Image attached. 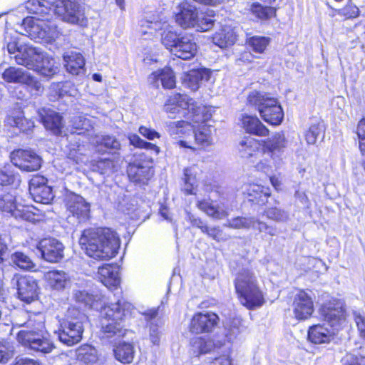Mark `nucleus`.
Returning a JSON list of instances; mask_svg holds the SVG:
<instances>
[{
    "label": "nucleus",
    "instance_id": "bb28decb",
    "mask_svg": "<svg viewBox=\"0 0 365 365\" xmlns=\"http://www.w3.org/2000/svg\"><path fill=\"white\" fill-rule=\"evenodd\" d=\"M98 278L109 289H117L120 284L118 268L106 264L100 267Z\"/></svg>",
    "mask_w": 365,
    "mask_h": 365
},
{
    "label": "nucleus",
    "instance_id": "bf43d9fd",
    "mask_svg": "<svg viewBox=\"0 0 365 365\" xmlns=\"http://www.w3.org/2000/svg\"><path fill=\"white\" fill-rule=\"evenodd\" d=\"M24 84H26L33 92L34 95H39L43 91V87L41 83L29 73Z\"/></svg>",
    "mask_w": 365,
    "mask_h": 365
},
{
    "label": "nucleus",
    "instance_id": "cd10ccee",
    "mask_svg": "<svg viewBox=\"0 0 365 365\" xmlns=\"http://www.w3.org/2000/svg\"><path fill=\"white\" fill-rule=\"evenodd\" d=\"M209 119L201 120L199 123H194L192 120V123L195 125V128L191 133H194L195 143L202 147L208 146L212 143V135L215 130L214 127L205 123Z\"/></svg>",
    "mask_w": 365,
    "mask_h": 365
},
{
    "label": "nucleus",
    "instance_id": "a878e982",
    "mask_svg": "<svg viewBox=\"0 0 365 365\" xmlns=\"http://www.w3.org/2000/svg\"><path fill=\"white\" fill-rule=\"evenodd\" d=\"M38 113L46 130L51 131L54 135L61 133L62 117L58 113L50 109L42 108Z\"/></svg>",
    "mask_w": 365,
    "mask_h": 365
},
{
    "label": "nucleus",
    "instance_id": "f3484780",
    "mask_svg": "<svg viewBox=\"0 0 365 365\" xmlns=\"http://www.w3.org/2000/svg\"><path fill=\"white\" fill-rule=\"evenodd\" d=\"M11 283L16 284L19 298L30 303L38 297V284L36 279L30 276L14 277Z\"/></svg>",
    "mask_w": 365,
    "mask_h": 365
},
{
    "label": "nucleus",
    "instance_id": "7ed1b4c3",
    "mask_svg": "<svg viewBox=\"0 0 365 365\" xmlns=\"http://www.w3.org/2000/svg\"><path fill=\"white\" fill-rule=\"evenodd\" d=\"M29 13L34 14L33 12ZM39 14L42 19L26 17L23 20L21 34L28 36L35 41L51 43L61 35V31L52 19L53 15H58L53 11L49 13H35Z\"/></svg>",
    "mask_w": 365,
    "mask_h": 365
},
{
    "label": "nucleus",
    "instance_id": "ea45409f",
    "mask_svg": "<svg viewBox=\"0 0 365 365\" xmlns=\"http://www.w3.org/2000/svg\"><path fill=\"white\" fill-rule=\"evenodd\" d=\"M73 298L76 302L83 304L91 309H98L101 297L93 295L85 290L73 289Z\"/></svg>",
    "mask_w": 365,
    "mask_h": 365
},
{
    "label": "nucleus",
    "instance_id": "09e8293b",
    "mask_svg": "<svg viewBox=\"0 0 365 365\" xmlns=\"http://www.w3.org/2000/svg\"><path fill=\"white\" fill-rule=\"evenodd\" d=\"M11 262L22 269L31 270L35 264L30 257L23 252H15L11 257Z\"/></svg>",
    "mask_w": 365,
    "mask_h": 365
},
{
    "label": "nucleus",
    "instance_id": "a211bd4d",
    "mask_svg": "<svg viewBox=\"0 0 365 365\" xmlns=\"http://www.w3.org/2000/svg\"><path fill=\"white\" fill-rule=\"evenodd\" d=\"M218 321V316L213 312H197L191 319L190 331L194 334L211 332L217 326Z\"/></svg>",
    "mask_w": 365,
    "mask_h": 365
},
{
    "label": "nucleus",
    "instance_id": "c03bdc74",
    "mask_svg": "<svg viewBox=\"0 0 365 365\" xmlns=\"http://www.w3.org/2000/svg\"><path fill=\"white\" fill-rule=\"evenodd\" d=\"M29 72L21 68L11 66L2 73L3 79L8 83L24 84Z\"/></svg>",
    "mask_w": 365,
    "mask_h": 365
},
{
    "label": "nucleus",
    "instance_id": "aec40b11",
    "mask_svg": "<svg viewBox=\"0 0 365 365\" xmlns=\"http://www.w3.org/2000/svg\"><path fill=\"white\" fill-rule=\"evenodd\" d=\"M42 257L49 262H58L63 257L64 246L55 238L41 240L37 246Z\"/></svg>",
    "mask_w": 365,
    "mask_h": 365
},
{
    "label": "nucleus",
    "instance_id": "c756f323",
    "mask_svg": "<svg viewBox=\"0 0 365 365\" xmlns=\"http://www.w3.org/2000/svg\"><path fill=\"white\" fill-rule=\"evenodd\" d=\"M196 205L199 210L214 219L220 220L228 216L227 208L222 203L214 205L212 200L202 199L197 200Z\"/></svg>",
    "mask_w": 365,
    "mask_h": 365
},
{
    "label": "nucleus",
    "instance_id": "ddd939ff",
    "mask_svg": "<svg viewBox=\"0 0 365 365\" xmlns=\"http://www.w3.org/2000/svg\"><path fill=\"white\" fill-rule=\"evenodd\" d=\"M310 290H299L294 295L292 303V311L294 317L298 320L309 319L314 312V302Z\"/></svg>",
    "mask_w": 365,
    "mask_h": 365
},
{
    "label": "nucleus",
    "instance_id": "338daca9",
    "mask_svg": "<svg viewBox=\"0 0 365 365\" xmlns=\"http://www.w3.org/2000/svg\"><path fill=\"white\" fill-rule=\"evenodd\" d=\"M13 355L14 350L11 346L0 344V363H6Z\"/></svg>",
    "mask_w": 365,
    "mask_h": 365
},
{
    "label": "nucleus",
    "instance_id": "4d7b16f0",
    "mask_svg": "<svg viewBox=\"0 0 365 365\" xmlns=\"http://www.w3.org/2000/svg\"><path fill=\"white\" fill-rule=\"evenodd\" d=\"M356 133L359 139V147L361 155L365 157V118L359 120L356 127Z\"/></svg>",
    "mask_w": 365,
    "mask_h": 365
},
{
    "label": "nucleus",
    "instance_id": "a18cd8bd",
    "mask_svg": "<svg viewBox=\"0 0 365 365\" xmlns=\"http://www.w3.org/2000/svg\"><path fill=\"white\" fill-rule=\"evenodd\" d=\"M214 17L213 11H210L206 13H199L196 19V26H195L194 28H196V29L200 31L210 30L216 21Z\"/></svg>",
    "mask_w": 365,
    "mask_h": 365
},
{
    "label": "nucleus",
    "instance_id": "37998d69",
    "mask_svg": "<svg viewBox=\"0 0 365 365\" xmlns=\"http://www.w3.org/2000/svg\"><path fill=\"white\" fill-rule=\"evenodd\" d=\"M7 123L12 127H16L22 132L31 130L34 127V123L24 118L23 112L17 110L7 118Z\"/></svg>",
    "mask_w": 365,
    "mask_h": 365
},
{
    "label": "nucleus",
    "instance_id": "a19ab883",
    "mask_svg": "<svg viewBox=\"0 0 365 365\" xmlns=\"http://www.w3.org/2000/svg\"><path fill=\"white\" fill-rule=\"evenodd\" d=\"M121 323L122 322H104V320H102V337L111 339L123 336L125 334V329Z\"/></svg>",
    "mask_w": 365,
    "mask_h": 365
},
{
    "label": "nucleus",
    "instance_id": "72a5a7b5",
    "mask_svg": "<svg viewBox=\"0 0 365 365\" xmlns=\"http://www.w3.org/2000/svg\"><path fill=\"white\" fill-rule=\"evenodd\" d=\"M213 43L221 48L232 46L236 41V34L230 26H224L212 37Z\"/></svg>",
    "mask_w": 365,
    "mask_h": 365
},
{
    "label": "nucleus",
    "instance_id": "412c9836",
    "mask_svg": "<svg viewBox=\"0 0 365 365\" xmlns=\"http://www.w3.org/2000/svg\"><path fill=\"white\" fill-rule=\"evenodd\" d=\"M238 125L248 135L251 133V113L250 110H242L238 117ZM238 153L241 158H249L251 156L250 136L242 138L238 144Z\"/></svg>",
    "mask_w": 365,
    "mask_h": 365
},
{
    "label": "nucleus",
    "instance_id": "3c124183",
    "mask_svg": "<svg viewBox=\"0 0 365 365\" xmlns=\"http://www.w3.org/2000/svg\"><path fill=\"white\" fill-rule=\"evenodd\" d=\"M78 356L85 363H92L97 360V351L91 346L84 345L78 349Z\"/></svg>",
    "mask_w": 365,
    "mask_h": 365
},
{
    "label": "nucleus",
    "instance_id": "20e7f679",
    "mask_svg": "<svg viewBox=\"0 0 365 365\" xmlns=\"http://www.w3.org/2000/svg\"><path fill=\"white\" fill-rule=\"evenodd\" d=\"M24 329L17 334L16 339L25 348L41 354H48L53 344L43 336L44 324L41 320L29 319L21 325Z\"/></svg>",
    "mask_w": 365,
    "mask_h": 365
},
{
    "label": "nucleus",
    "instance_id": "49530a36",
    "mask_svg": "<svg viewBox=\"0 0 365 365\" xmlns=\"http://www.w3.org/2000/svg\"><path fill=\"white\" fill-rule=\"evenodd\" d=\"M252 14L261 21H266L276 15V8L270 6H262L259 3H252Z\"/></svg>",
    "mask_w": 365,
    "mask_h": 365
},
{
    "label": "nucleus",
    "instance_id": "7c9ffc66",
    "mask_svg": "<svg viewBox=\"0 0 365 365\" xmlns=\"http://www.w3.org/2000/svg\"><path fill=\"white\" fill-rule=\"evenodd\" d=\"M45 277L50 287L55 290H63L71 284L70 275L62 270L49 271Z\"/></svg>",
    "mask_w": 365,
    "mask_h": 365
},
{
    "label": "nucleus",
    "instance_id": "4468645a",
    "mask_svg": "<svg viewBox=\"0 0 365 365\" xmlns=\"http://www.w3.org/2000/svg\"><path fill=\"white\" fill-rule=\"evenodd\" d=\"M66 206L70 215L78 222H84L89 220L91 205L81 195L71 194L67 196Z\"/></svg>",
    "mask_w": 365,
    "mask_h": 365
},
{
    "label": "nucleus",
    "instance_id": "5fc2aeb1",
    "mask_svg": "<svg viewBox=\"0 0 365 365\" xmlns=\"http://www.w3.org/2000/svg\"><path fill=\"white\" fill-rule=\"evenodd\" d=\"M334 12L345 19L356 18L359 15V8L352 4H348L341 9H335Z\"/></svg>",
    "mask_w": 365,
    "mask_h": 365
},
{
    "label": "nucleus",
    "instance_id": "393cba45",
    "mask_svg": "<svg viewBox=\"0 0 365 365\" xmlns=\"http://www.w3.org/2000/svg\"><path fill=\"white\" fill-rule=\"evenodd\" d=\"M148 82L158 88L160 82L165 89H172L175 86V76L170 68H164L153 72L148 78Z\"/></svg>",
    "mask_w": 365,
    "mask_h": 365
},
{
    "label": "nucleus",
    "instance_id": "f8f14e48",
    "mask_svg": "<svg viewBox=\"0 0 365 365\" xmlns=\"http://www.w3.org/2000/svg\"><path fill=\"white\" fill-rule=\"evenodd\" d=\"M100 314L101 320L106 322H123L130 314L131 304L118 299L115 303L101 304L99 302Z\"/></svg>",
    "mask_w": 365,
    "mask_h": 365
},
{
    "label": "nucleus",
    "instance_id": "dca6fc26",
    "mask_svg": "<svg viewBox=\"0 0 365 365\" xmlns=\"http://www.w3.org/2000/svg\"><path fill=\"white\" fill-rule=\"evenodd\" d=\"M29 192L35 202L42 204H48L53 198L52 189L47 185V179L41 175H36L31 179Z\"/></svg>",
    "mask_w": 365,
    "mask_h": 365
},
{
    "label": "nucleus",
    "instance_id": "864d4df0",
    "mask_svg": "<svg viewBox=\"0 0 365 365\" xmlns=\"http://www.w3.org/2000/svg\"><path fill=\"white\" fill-rule=\"evenodd\" d=\"M270 195L269 189L259 185L252 186V202L256 200L257 203H264Z\"/></svg>",
    "mask_w": 365,
    "mask_h": 365
},
{
    "label": "nucleus",
    "instance_id": "6e6552de",
    "mask_svg": "<svg viewBox=\"0 0 365 365\" xmlns=\"http://www.w3.org/2000/svg\"><path fill=\"white\" fill-rule=\"evenodd\" d=\"M252 103L255 104L261 118L267 123L279 125L284 119V112L281 105L277 99L273 98L259 96L252 98Z\"/></svg>",
    "mask_w": 365,
    "mask_h": 365
},
{
    "label": "nucleus",
    "instance_id": "58836bf2",
    "mask_svg": "<svg viewBox=\"0 0 365 365\" xmlns=\"http://www.w3.org/2000/svg\"><path fill=\"white\" fill-rule=\"evenodd\" d=\"M115 358L121 363L130 364L135 355L134 346L130 343H119L113 349Z\"/></svg>",
    "mask_w": 365,
    "mask_h": 365
},
{
    "label": "nucleus",
    "instance_id": "5701e85b",
    "mask_svg": "<svg viewBox=\"0 0 365 365\" xmlns=\"http://www.w3.org/2000/svg\"><path fill=\"white\" fill-rule=\"evenodd\" d=\"M197 51V45L192 35L185 34L173 48L171 53L179 58L189 60L196 55Z\"/></svg>",
    "mask_w": 365,
    "mask_h": 365
},
{
    "label": "nucleus",
    "instance_id": "052dcab7",
    "mask_svg": "<svg viewBox=\"0 0 365 365\" xmlns=\"http://www.w3.org/2000/svg\"><path fill=\"white\" fill-rule=\"evenodd\" d=\"M269 133L268 128L257 118L252 117V135L265 137Z\"/></svg>",
    "mask_w": 365,
    "mask_h": 365
},
{
    "label": "nucleus",
    "instance_id": "b1692460",
    "mask_svg": "<svg viewBox=\"0 0 365 365\" xmlns=\"http://www.w3.org/2000/svg\"><path fill=\"white\" fill-rule=\"evenodd\" d=\"M127 173L131 181L143 184H145L153 175V170L148 163L138 160L129 164Z\"/></svg>",
    "mask_w": 365,
    "mask_h": 365
},
{
    "label": "nucleus",
    "instance_id": "39448f33",
    "mask_svg": "<svg viewBox=\"0 0 365 365\" xmlns=\"http://www.w3.org/2000/svg\"><path fill=\"white\" fill-rule=\"evenodd\" d=\"M16 63L41 75L51 77L58 72V64L41 48L24 47L16 57Z\"/></svg>",
    "mask_w": 365,
    "mask_h": 365
},
{
    "label": "nucleus",
    "instance_id": "0e129e2a",
    "mask_svg": "<svg viewBox=\"0 0 365 365\" xmlns=\"http://www.w3.org/2000/svg\"><path fill=\"white\" fill-rule=\"evenodd\" d=\"M267 216L274 220L283 221L287 219V214L276 207H272L266 211Z\"/></svg>",
    "mask_w": 365,
    "mask_h": 365
},
{
    "label": "nucleus",
    "instance_id": "473e14b6",
    "mask_svg": "<svg viewBox=\"0 0 365 365\" xmlns=\"http://www.w3.org/2000/svg\"><path fill=\"white\" fill-rule=\"evenodd\" d=\"M334 334V330L324 324H317L311 327L308 331V339L316 344L329 343Z\"/></svg>",
    "mask_w": 365,
    "mask_h": 365
},
{
    "label": "nucleus",
    "instance_id": "e2e57ef3",
    "mask_svg": "<svg viewBox=\"0 0 365 365\" xmlns=\"http://www.w3.org/2000/svg\"><path fill=\"white\" fill-rule=\"evenodd\" d=\"M343 365H365V356L347 354L343 359Z\"/></svg>",
    "mask_w": 365,
    "mask_h": 365
},
{
    "label": "nucleus",
    "instance_id": "de8ad7c7",
    "mask_svg": "<svg viewBox=\"0 0 365 365\" xmlns=\"http://www.w3.org/2000/svg\"><path fill=\"white\" fill-rule=\"evenodd\" d=\"M12 168V165H7L2 169H0V185L19 184L20 182L19 176L14 173Z\"/></svg>",
    "mask_w": 365,
    "mask_h": 365
},
{
    "label": "nucleus",
    "instance_id": "c85d7f7f",
    "mask_svg": "<svg viewBox=\"0 0 365 365\" xmlns=\"http://www.w3.org/2000/svg\"><path fill=\"white\" fill-rule=\"evenodd\" d=\"M199 12L195 6L183 3L180 6V11L175 16L176 22L183 28L195 27Z\"/></svg>",
    "mask_w": 365,
    "mask_h": 365
},
{
    "label": "nucleus",
    "instance_id": "2f4dec72",
    "mask_svg": "<svg viewBox=\"0 0 365 365\" xmlns=\"http://www.w3.org/2000/svg\"><path fill=\"white\" fill-rule=\"evenodd\" d=\"M235 288L241 304L251 309L250 277L240 274L236 279Z\"/></svg>",
    "mask_w": 365,
    "mask_h": 365
},
{
    "label": "nucleus",
    "instance_id": "f257e3e1",
    "mask_svg": "<svg viewBox=\"0 0 365 365\" xmlns=\"http://www.w3.org/2000/svg\"><path fill=\"white\" fill-rule=\"evenodd\" d=\"M79 244L90 257L97 260H108L115 256L120 247V238L110 228L85 230Z\"/></svg>",
    "mask_w": 365,
    "mask_h": 365
},
{
    "label": "nucleus",
    "instance_id": "4c0bfd02",
    "mask_svg": "<svg viewBox=\"0 0 365 365\" xmlns=\"http://www.w3.org/2000/svg\"><path fill=\"white\" fill-rule=\"evenodd\" d=\"M93 143L96 145V150L101 153H116L120 149V142L112 135L97 136Z\"/></svg>",
    "mask_w": 365,
    "mask_h": 365
},
{
    "label": "nucleus",
    "instance_id": "8fccbe9b",
    "mask_svg": "<svg viewBox=\"0 0 365 365\" xmlns=\"http://www.w3.org/2000/svg\"><path fill=\"white\" fill-rule=\"evenodd\" d=\"M93 170L99 172L101 174L109 175L116 170L115 165L110 159H100L93 165Z\"/></svg>",
    "mask_w": 365,
    "mask_h": 365
},
{
    "label": "nucleus",
    "instance_id": "6ab92c4d",
    "mask_svg": "<svg viewBox=\"0 0 365 365\" xmlns=\"http://www.w3.org/2000/svg\"><path fill=\"white\" fill-rule=\"evenodd\" d=\"M228 340H230V338L227 335L223 339H218L217 336L214 339L201 336L194 337L190 341L192 354L195 356L208 354L215 349H220Z\"/></svg>",
    "mask_w": 365,
    "mask_h": 365
},
{
    "label": "nucleus",
    "instance_id": "1a4fd4ad",
    "mask_svg": "<svg viewBox=\"0 0 365 365\" xmlns=\"http://www.w3.org/2000/svg\"><path fill=\"white\" fill-rule=\"evenodd\" d=\"M157 30L163 31L161 42L172 53L173 48L175 46L182 35H178L174 31L173 26L167 21H150L148 20L141 21L140 32L143 34H153Z\"/></svg>",
    "mask_w": 365,
    "mask_h": 365
},
{
    "label": "nucleus",
    "instance_id": "c9c22d12",
    "mask_svg": "<svg viewBox=\"0 0 365 365\" xmlns=\"http://www.w3.org/2000/svg\"><path fill=\"white\" fill-rule=\"evenodd\" d=\"M200 169L196 165L187 168L184 170L182 190L187 195L194 194V190L197 186Z\"/></svg>",
    "mask_w": 365,
    "mask_h": 365
},
{
    "label": "nucleus",
    "instance_id": "680f3d73",
    "mask_svg": "<svg viewBox=\"0 0 365 365\" xmlns=\"http://www.w3.org/2000/svg\"><path fill=\"white\" fill-rule=\"evenodd\" d=\"M78 149L71 148L70 152L68 153V158L71 160H73L76 162V164H81L85 163V156L82 154V150H83V146H81L80 144L77 145Z\"/></svg>",
    "mask_w": 365,
    "mask_h": 365
},
{
    "label": "nucleus",
    "instance_id": "0eeeda50",
    "mask_svg": "<svg viewBox=\"0 0 365 365\" xmlns=\"http://www.w3.org/2000/svg\"><path fill=\"white\" fill-rule=\"evenodd\" d=\"M164 109L170 114H190L194 123L211 118V113L207 111L205 108L197 107L192 98L180 93L171 96L165 103Z\"/></svg>",
    "mask_w": 365,
    "mask_h": 365
},
{
    "label": "nucleus",
    "instance_id": "f03ea898",
    "mask_svg": "<svg viewBox=\"0 0 365 365\" xmlns=\"http://www.w3.org/2000/svg\"><path fill=\"white\" fill-rule=\"evenodd\" d=\"M25 7L33 13H49L53 11L62 20L81 26L87 24L83 7L77 0H28Z\"/></svg>",
    "mask_w": 365,
    "mask_h": 365
},
{
    "label": "nucleus",
    "instance_id": "603ef678",
    "mask_svg": "<svg viewBox=\"0 0 365 365\" xmlns=\"http://www.w3.org/2000/svg\"><path fill=\"white\" fill-rule=\"evenodd\" d=\"M324 127L322 123L311 125L306 132L305 139L309 144H314L317 138L324 133Z\"/></svg>",
    "mask_w": 365,
    "mask_h": 365
},
{
    "label": "nucleus",
    "instance_id": "9b49d317",
    "mask_svg": "<svg viewBox=\"0 0 365 365\" xmlns=\"http://www.w3.org/2000/svg\"><path fill=\"white\" fill-rule=\"evenodd\" d=\"M320 313L334 331L338 330L346 322L344 303L340 300L334 299L323 304Z\"/></svg>",
    "mask_w": 365,
    "mask_h": 365
},
{
    "label": "nucleus",
    "instance_id": "f704fd0d",
    "mask_svg": "<svg viewBox=\"0 0 365 365\" xmlns=\"http://www.w3.org/2000/svg\"><path fill=\"white\" fill-rule=\"evenodd\" d=\"M210 76L211 72L206 68L192 70L185 79V83L192 91H197L202 82L209 81Z\"/></svg>",
    "mask_w": 365,
    "mask_h": 365
},
{
    "label": "nucleus",
    "instance_id": "69168bd1",
    "mask_svg": "<svg viewBox=\"0 0 365 365\" xmlns=\"http://www.w3.org/2000/svg\"><path fill=\"white\" fill-rule=\"evenodd\" d=\"M264 302L262 292L252 283V309L261 307Z\"/></svg>",
    "mask_w": 365,
    "mask_h": 365
},
{
    "label": "nucleus",
    "instance_id": "423d86ee",
    "mask_svg": "<svg viewBox=\"0 0 365 365\" xmlns=\"http://www.w3.org/2000/svg\"><path fill=\"white\" fill-rule=\"evenodd\" d=\"M86 319L84 314L76 308H69L66 319L61 323L56 334L59 341L68 346H72L82 339L83 323Z\"/></svg>",
    "mask_w": 365,
    "mask_h": 365
},
{
    "label": "nucleus",
    "instance_id": "4be33fe9",
    "mask_svg": "<svg viewBox=\"0 0 365 365\" xmlns=\"http://www.w3.org/2000/svg\"><path fill=\"white\" fill-rule=\"evenodd\" d=\"M287 139L283 132L276 133L267 140L252 139V148L260 150L262 153H269L274 154L282 152L287 146Z\"/></svg>",
    "mask_w": 365,
    "mask_h": 365
},
{
    "label": "nucleus",
    "instance_id": "2eb2a0df",
    "mask_svg": "<svg viewBox=\"0 0 365 365\" xmlns=\"http://www.w3.org/2000/svg\"><path fill=\"white\" fill-rule=\"evenodd\" d=\"M12 163L20 169L31 172L41 168V159L31 150H17L11 154Z\"/></svg>",
    "mask_w": 365,
    "mask_h": 365
},
{
    "label": "nucleus",
    "instance_id": "9d476101",
    "mask_svg": "<svg viewBox=\"0 0 365 365\" xmlns=\"http://www.w3.org/2000/svg\"><path fill=\"white\" fill-rule=\"evenodd\" d=\"M0 210L16 219L30 222L35 220L34 214L28 207L16 203L15 195L11 192L0 195Z\"/></svg>",
    "mask_w": 365,
    "mask_h": 365
},
{
    "label": "nucleus",
    "instance_id": "79ce46f5",
    "mask_svg": "<svg viewBox=\"0 0 365 365\" xmlns=\"http://www.w3.org/2000/svg\"><path fill=\"white\" fill-rule=\"evenodd\" d=\"M195 125L186 121H177L170 123L168 125V131L174 138L190 135Z\"/></svg>",
    "mask_w": 365,
    "mask_h": 365
},
{
    "label": "nucleus",
    "instance_id": "774afa93",
    "mask_svg": "<svg viewBox=\"0 0 365 365\" xmlns=\"http://www.w3.org/2000/svg\"><path fill=\"white\" fill-rule=\"evenodd\" d=\"M73 126L78 130H88L91 125L90 120L83 116L79 115L74 118L73 120Z\"/></svg>",
    "mask_w": 365,
    "mask_h": 365
},
{
    "label": "nucleus",
    "instance_id": "13d9d810",
    "mask_svg": "<svg viewBox=\"0 0 365 365\" xmlns=\"http://www.w3.org/2000/svg\"><path fill=\"white\" fill-rule=\"evenodd\" d=\"M353 315L359 336L365 340V313L354 311Z\"/></svg>",
    "mask_w": 365,
    "mask_h": 365
},
{
    "label": "nucleus",
    "instance_id": "e433bc0d",
    "mask_svg": "<svg viewBox=\"0 0 365 365\" xmlns=\"http://www.w3.org/2000/svg\"><path fill=\"white\" fill-rule=\"evenodd\" d=\"M66 71L71 74L77 75L85 66V59L80 53L74 51L66 53L63 56Z\"/></svg>",
    "mask_w": 365,
    "mask_h": 365
},
{
    "label": "nucleus",
    "instance_id": "6e6d98bb",
    "mask_svg": "<svg viewBox=\"0 0 365 365\" xmlns=\"http://www.w3.org/2000/svg\"><path fill=\"white\" fill-rule=\"evenodd\" d=\"M270 43V38L265 36H252V51L262 53Z\"/></svg>",
    "mask_w": 365,
    "mask_h": 365
}]
</instances>
